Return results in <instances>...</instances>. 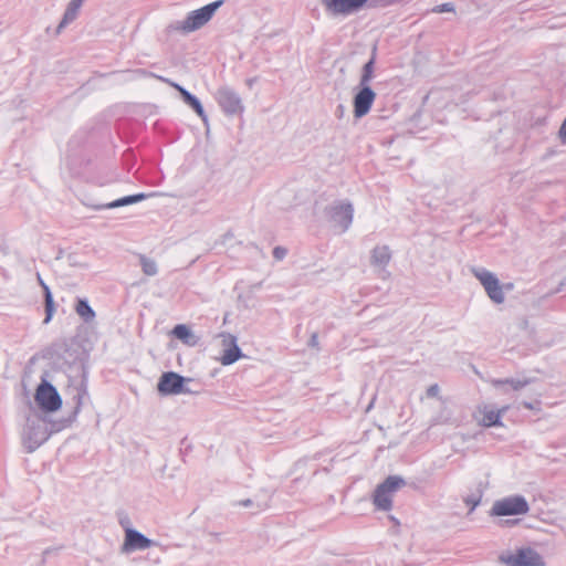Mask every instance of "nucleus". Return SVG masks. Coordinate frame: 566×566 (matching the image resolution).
<instances>
[{
  "mask_svg": "<svg viewBox=\"0 0 566 566\" xmlns=\"http://www.w3.org/2000/svg\"><path fill=\"white\" fill-rule=\"evenodd\" d=\"M223 0L211 2L198 10L191 11L184 21H176L166 28L167 34L172 32L189 33L203 27L222 6Z\"/></svg>",
  "mask_w": 566,
  "mask_h": 566,
  "instance_id": "f257e3e1",
  "label": "nucleus"
},
{
  "mask_svg": "<svg viewBox=\"0 0 566 566\" xmlns=\"http://www.w3.org/2000/svg\"><path fill=\"white\" fill-rule=\"evenodd\" d=\"M394 0H321L327 13L331 15L347 17L359 12L366 4L369 7L388 6Z\"/></svg>",
  "mask_w": 566,
  "mask_h": 566,
  "instance_id": "f03ea898",
  "label": "nucleus"
},
{
  "mask_svg": "<svg viewBox=\"0 0 566 566\" xmlns=\"http://www.w3.org/2000/svg\"><path fill=\"white\" fill-rule=\"evenodd\" d=\"M50 437L46 422L40 417L28 418L22 432V444L28 453L34 452Z\"/></svg>",
  "mask_w": 566,
  "mask_h": 566,
  "instance_id": "7ed1b4c3",
  "label": "nucleus"
},
{
  "mask_svg": "<svg viewBox=\"0 0 566 566\" xmlns=\"http://www.w3.org/2000/svg\"><path fill=\"white\" fill-rule=\"evenodd\" d=\"M405 485V479L399 475H389L384 482L378 484L373 494V503L376 509L390 511L392 507V496Z\"/></svg>",
  "mask_w": 566,
  "mask_h": 566,
  "instance_id": "20e7f679",
  "label": "nucleus"
},
{
  "mask_svg": "<svg viewBox=\"0 0 566 566\" xmlns=\"http://www.w3.org/2000/svg\"><path fill=\"white\" fill-rule=\"evenodd\" d=\"M190 378H186L175 371H166L159 378L157 390L163 396L190 394L197 395L199 390L192 389L187 385L191 382Z\"/></svg>",
  "mask_w": 566,
  "mask_h": 566,
  "instance_id": "39448f33",
  "label": "nucleus"
},
{
  "mask_svg": "<svg viewBox=\"0 0 566 566\" xmlns=\"http://www.w3.org/2000/svg\"><path fill=\"white\" fill-rule=\"evenodd\" d=\"M499 560L506 566H545L542 555L530 547L518 548L515 553H502Z\"/></svg>",
  "mask_w": 566,
  "mask_h": 566,
  "instance_id": "423d86ee",
  "label": "nucleus"
},
{
  "mask_svg": "<svg viewBox=\"0 0 566 566\" xmlns=\"http://www.w3.org/2000/svg\"><path fill=\"white\" fill-rule=\"evenodd\" d=\"M325 214L334 227L345 232L353 222L354 208L349 201H335L325 208Z\"/></svg>",
  "mask_w": 566,
  "mask_h": 566,
  "instance_id": "0eeeda50",
  "label": "nucleus"
},
{
  "mask_svg": "<svg viewBox=\"0 0 566 566\" xmlns=\"http://www.w3.org/2000/svg\"><path fill=\"white\" fill-rule=\"evenodd\" d=\"M471 273L480 281L488 296L495 303L502 304L505 300L503 286L496 275L484 268L472 266Z\"/></svg>",
  "mask_w": 566,
  "mask_h": 566,
  "instance_id": "6e6552de",
  "label": "nucleus"
},
{
  "mask_svg": "<svg viewBox=\"0 0 566 566\" xmlns=\"http://www.w3.org/2000/svg\"><path fill=\"white\" fill-rule=\"evenodd\" d=\"M34 399L40 409L45 412H54L62 406V399L56 388L45 379H42L38 386Z\"/></svg>",
  "mask_w": 566,
  "mask_h": 566,
  "instance_id": "1a4fd4ad",
  "label": "nucleus"
},
{
  "mask_svg": "<svg viewBox=\"0 0 566 566\" xmlns=\"http://www.w3.org/2000/svg\"><path fill=\"white\" fill-rule=\"evenodd\" d=\"M528 503L522 495H513L494 502L491 514L494 516L521 515L528 512Z\"/></svg>",
  "mask_w": 566,
  "mask_h": 566,
  "instance_id": "9d476101",
  "label": "nucleus"
},
{
  "mask_svg": "<svg viewBox=\"0 0 566 566\" xmlns=\"http://www.w3.org/2000/svg\"><path fill=\"white\" fill-rule=\"evenodd\" d=\"M216 98L227 115H238L244 111L241 97L228 86L220 87L216 93Z\"/></svg>",
  "mask_w": 566,
  "mask_h": 566,
  "instance_id": "9b49d317",
  "label": "nucleus"
},
{
  "mask_svg": "<svg viewBox=\"0 0 566 566\" xmlns=\"http://www.w3.org/2000/svg\"><path fill=\"white\" fill-rule=\"evenodd\" d=\"M156 545L157 543L155 541L146 537L140 532L134 528H127L125 531V539L122 546V552L130 553L138 549L143 551Z\"/></svg>",
  "mask_w": 566,
  "mask_h": 566,
  "instance_id": "f8f14e48",
  "label": "nucleus"
},
{
  "mask_svg": "<svg viewBox=\"0 0 566 566\" xmlns=\"http://www.w3.org/2000/svg\"><path fill=\"white\" fill-rule=\"evenodd\" d=\"M375 97L376 94L369 85H359V90L353 99L354 115L356 118H360L369 112Z\"/></svg>",
  "mask_w": 566,
  "mask_h": 566,
  "instance_id": "ddd939ff",
  "label": "nucleus"
},
{
  "mask_svg": "<svg viewBox=\"0 0 566 566\" xmlns=\"http://www.w3.org/2000/svg\"><path fill=\"white\" fill-rule=\"evenodd\" d=\"M222 337V345L226 347L220 358L222 365H231L235 363L241 356V349L237 344V337L229 333L220 335Z\"/></svg>",
  "mask_w": 566,
  "mask_h": 566,
  "instance_id": "4468645a",
  "label": "nucleus"
},
{
  "mask_svg": "<svg viewBox=\"0 0 566 566\" xmlns=\"http://www.w3.org/2000/svg\"><path fill=\"white\" fill-rule=\"evenodd\" d=\"M161 81H164L165 83L169 84L170 86H172L174 88H176L182 101L188 105L190 106L195 112L196 114L203 120V122H207V115L205 113V109L200 103V101L195 96L192 95L190 92H188L186 88H184L182 86H180L179 84L168 80V78H164V77H159Z\"/></svg>",
  "mask_w": 566,
  "mask_h": 566,
  "instance_id": "2eb2a0df",
  "label": "nucleus"
},
{
  "mask_svg": "<svg viewBox=\"0 0 566 566\" xmlns=\"http://www.w3.org/2000/svg\"><path fill=\"white\" fill-rule=\"evenodd\" d=\"M83 2L84 0H71L67 3L62 20L56 28V34H60L70 23H72L77 18Z\"/></svg>",
  "mask_w": 566,
  "mask_h": 566,
  "instance_id": "dca6fc26",
  "label": "nucleus"
},
{
  "mask_svg": "<svg viewBox=\"0 0 566 566\" xmlns=\"http://www.w3.org/2000/svg\"><path fill=\"white\" fill-rule=\"evenodd\" d=\"M391 252L387 245H377L371 251L370 263L384 270L390 262Z\"/></svg>",
  "mask_w": 566,
  "mask_h": 566,
  "instance_id": "f3484780",
  "label": "nucleus"
},
{
  "mask_svg": "<svg viewBox=\"0 0 566 566\" xmlns=\"http://www.w3.org/2000/svg\"><path fill=\"white\" fill-rule=\"evenodd\" d=\"M509 407H502L499 410L490 409L488 406H484L481 410L483 417L481 420V424L484 427L492 426H502L501 417L507 411Z\"/></svg>",
  "mask_w": 566,
  "mask_h": 566,
  "instance_id": "a211bd4d",
  "label": "nucleus"
},
{
  "mask_svg": "<svg viewBox=\"0 0 566 566\" xmlns=\"http://www.w3.org/2000/svg\"><path fill=\"white\" fill-rule=\"evenodd\" d=\"M147 197H149V195H146V193H136V195H132V196H126V197L119 198L117 200H114V201L105 203V205L94 206V209L101 210V209H113V208L124 207V206H128L132 203H137V202L146 199Z\"/></svg>",
  "mask_w": 566,
  "mask_h": 566,
  "instance_id": "6ab92c4d",
  "label": "nucleus"
},
{
  "mask_svg": "<svg viewBox=\"0 0 566 566\" xmlns=\"http://www.w3.org/2000/svg\"><path fill=\"white\" fill-rule=\"evenodd\" d=\"M36 279H38L39 284L43 289V293H44L45 318H44L43 323L48 324L51 321L53 313L55 311L54 301H53V296H52L50 287L44 283V281L42 280V277L39 273L36 274Z\"/></svg>",
  "mask_w": 566,
  "mask_h": 566,
  "instance_id": "aec40b11",
  "label": "nucleus"
},
{
  "mask_svg": "<svg viewBox=\"0 0 566 566\" xmlns=\"http://www.w3.org/2000/svg\"><path fill=\"white\" fill-rule=\"evenodd\" d=\"M172 335L188 346H195L198 343V337L191 329L184 324H178L172 329Z\"/></svg>",
  "mask_w": 566,
  "mask_h": 566,
  "instance_id": "412c9836",
  "label": "nucleus"
},
{
  "mask_svg": "<svg viewBox=\"0 0 566 566\" xmlns=\"http://www.w3.org/2000/svg\"><path fill=\"white\" fill-rule=\"evenodd\" d=\"M75 312L86 323H90L95 318V312L85 298H77Z\"/></svg>",
  "mask_w": 566,
  "mask_h": 566,
  "instance_id": "4be33fe9",
  "label": "nucleus"
},
{
  "mask_svg": "<svg viewBox=\"0 0 566 566\" xmlns=\"http://www.w3.org/2000/svg\"><path fill=\"white\" fill-rule=\"evenodd\" d=\"M375 57H376V48H374V50H373V55H371L370 60L367 63H365V65L363 66V73L360 76L359 85H368V83L373 78Z\"/></svg>",
  "mask_w": 566,
  "mask_h": 566,
  "instance_id": "5701e85b",
  "label": "nucleus"
},
{
  "mask_svg": "<svg viewBox=\"0 0 566 566\" xmlns=\"http://www.w3.org/2000/svg\"><path fill=\"white\" fill-rule=\"evenodd\" d=\"M530 379H494L492 380V385L494 387H500L503 385H510L514 390H520L530 384Z\"/></svg>",
  "mask_w": 566,
  "mask_h": 566,
  "instance_id": "b1692460",
  "label": "nucleus"
},
{
  "mask_svg": "<svg viewBox=\"0 0 566 566\" xmlns=\"http://www.w3.org/2000/svg\"><path fill=\"white\" fill-rule=\"evenodd\" d=\"M139 261H140L142 270L146 275L154 276L157 274L158 270H157V264H156L155 260L140 254Z\"/></svg>",
  "mask_w": 566,
  "mask_h": 566,
  "instance_id": "393cba45",
  "label": "nucleus"
},
{
  "mask_svg": "<svg viewBox=\"0 0 566 566\" xmlns=\"http://www.w3.org/2000/svg\"><path fill=\"white\" fill-rule=\"evenodd\" d=\"M87 395V386H86V380L85 378L81 381V385H80V388L77 389V395H76V398H77V403H76V407H75V411H77L82 405V399L84 398V396Z\"/></svg>",
  "mask_w": 566,
  "mask_h": 566,
  "instance_id": "a878e982",
  "label": "nucleus"
},
{
  "mask_svg": "<svg viewBox=\"0 0 566 566\" xmlns=\"http://www.w3.org/2000/svg\"><path fill=\"white\" fill-rule=\"evenodd\" d=\"M454 6L453 3L451 2H446V3H442V4H439V6H436L434 8H432V12L434 13H443V12H454Z\"/></svg>",
  "mask_w": 566,
  "mask_h": 566,
  "instance_id": "bb28decb",
  "label": "nucleus"
},
{
  "mask_svg": "<svg viewBox=\"0 0 566 566\" xmlns=\"http://www.w3.org/2000/svg\"><path fill=\"white\" fill-rule=\"evenodd\" d=\"M440 394V387L438 384L430 385L426 391L428 398H438Z\"/></svg>",
  "mask_w": 566,
  "mask_h": 566,
  "instance_id": "cd10ccee",
  "label": "nucleus"
},
{
  "mask_svg": "<svg viewBox=\"0 0 566 566\" xmlns=\"http://www.w3.org/2000/svg\"><path fill=\"white\" fill-rule=\"evenodd\" d=\"M446 423H451V417L450 415H443V411L437 416L433 421H432V424H446Z\"/></svg>",
  "mask_w": 566,
  "mask_h": 566,
  "instance_id": "c85d7f7f",
  "label": "nucleus"
},
{
  "mask_svg": "<svg viewBox=\"0 0 566 566\" xmlns=\"http://www.w3.org/2000/svg\"><path fill=\"white\" fill-rule=\"evenodd\" d=\"M287 251L285 248L283 247H275L273 249V256L276 259V260H282L285 258Z\"/></svg>",
  "mask_w": 566,
  "mask_h": 566,
  "instance_id": "c756f323",
  "label": "nucleus"
},
{
  "mask_svg": "<svg viewBox=\"0 0 566 566\" xmlns=\"http://www.w3.org/2000/svg\"><path fill=\"white\" fill-rule=\"evenodd\" d=\"M558 137L560 142L566 145V118L564 119L559 127Z\"/></svg>",
  "mask_w": 566,
  "mask_h": 566,
  "instance_id": "7c9ffc66",
  "label": "nucleus"
},
{
  "mask_svg": "<svg viewBox=\"0 0 566 566\" xmlns=\"http://www.w3.org/2000/svg\"><path fill=\"white\" fill-rule=\"evenodd\" d=\"M465 503H467L468 505H471V511H473V510L475 509V506H478V505H479V503H480V497L468 496V497L465 499Z\"/></svg>",
  "mask_w": 566,
  "mask_h": 566,
  "instance_id": "2f4dec72",
  "label": "nucleus"
},
{
  "mask_svg": "<svg viewBox=\"0 0 566 566\" xmlns=\"http://www.w3.org/2000/svg\"><path fill=\"white\" fill-rule=\"evenodd\" d=\"M539 403H541L539 401H536V402H534V403H533V402L524 401V402H523V407H524V408H526V409H531V410H533V409H539V408H538V407H539Z\"/></svg>",
  "mask_w": 566,
  "mask_h": 566,
  "instance_id": "473e14b6",
  "label": "nucleus"
},
{
  "mask_svg": "<svg viewBox=\"0 0 566 566\" xmlns=\"http://www.w3.org/2000/svg\"><path fill=\"white\" fill-rule=\"evenodd\" d=\"M310 346L316 347L318 345V337L317 334H313L310 338Z\"/></svg>",
  "mask_w": 566,
  "mask_h": 566,
  "instance_id": "72a5a7b5",
  "label": "nucleus"
},
{
  "mask_svg": "<svg viewBox=\"0 0 566 566\" xmlns=\"http://www.w3.org/2000/svg\"><path fill=\"white\" fill-rule=\"evenodd\" d=\"M69 261H70L71 265H74V266L75 265H80V266H82V264L78 263L77 260H73V255H69Z\"/></svg>",
  "mask_w": 566,
  "mask_h": 566,
  "instance_id": "f704fd0d",
  "label": "nucleus"
},
{
  "mask_svg": "<svg viewBox=\"0 0 566 566\" xmlns=\"http://www.w3.org/2000/svg\"><path fill=\"white\" fill-rule=\"evenodd\" d=\"M251 503H252V501L248 499V500L242 502V505L249 506Z\"/></svg>",
  "mask_w": 566,
  "mask_h": 566,
  "instance_id": "c9c22d12",
  "label": "nucleus"
},
{
  "mask_svg": "<svg viewBox=\"0 0 566 566\" xmlns=\"http://www.w3.org/2000/svg\"><path fill=\"white\" fill-rule=\"evenodd\" d=\"M503 289L510 290V289H512V284L503 285Z\"/></svg>",
  "mask_w": 566,
  "mask_h": 566,
  "instance_id": "e433bc0d",
  "label": "nucleus"
},
{
  "mask_svg": "<svg viewBox=\"0 0 566 566\" xmlns=\"http://www.w3.org/2000/svg\"><path fill=\"white\" fill-rule=\"evenodd\" d=\"M50 553H51V549H45V551L43 552V556H46V555H48V554H50Z\"/></svg>",
  "mask_w": 566,
  "mask_h": 566,
  "instance_id": "4c0bfd02",
  "label": "nucleus"
}]
</instances>
